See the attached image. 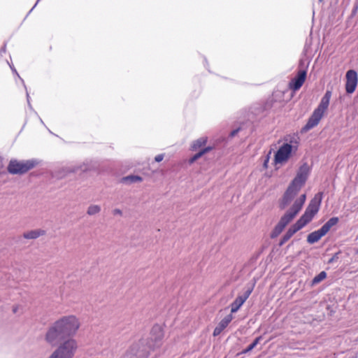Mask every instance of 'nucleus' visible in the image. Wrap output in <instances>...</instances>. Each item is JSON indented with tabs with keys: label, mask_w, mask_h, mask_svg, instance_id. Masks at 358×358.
I'll return each mask as SVG.
<instances>
[{
	"label": "nucleus",
	"mask_w": 358,
	"mask_h": 358,
	"mask_svg": "<svg viewBox=\"0 0 358 358\" xmlns=\"http://www.w3.org/2000/svg\"><path fill=\"white\" fill-rule=\"evenodd\" d=\"M80 323L74 315L64 316L55 321L45 334V341L52 346L58 345L48 358H73L78 348L73 338Z\"/></svg>",
	"instance_id": "obj_1"
},
{
	"label": "nucleus",
	"mask_w": 358,
	"mask_h": 358,
	"mask_svg": "<svg viewBox=\"0 0 358 358\" xmlns=\"http://www.w3.org/2000/svg\"><path fill=\"white\" fill-rule=\"evenodd\" d=\"M164 336V330L161 325L155 324L151 329L150 336L138 341L137 355L140 357H148L151 351L162 346Z\"/></svg>",
	"instance_id": "obj_2"
},
{
	"label": "nucleus",
	"mask_w": 358,
	"mask_h": 358,
	"mask_svg": "<svg viewBox=\"0 0 358 358\" xmlns=\"http://www.w3.org/2000/svg\"><path fill=\"white\" fill-rule=\"evenodd\" d=\"M306 198V196L305 194L301 195L299 199H296L291 208L281 217L280 221L271 233L270 237L271 238L278 237L286 226L295 217L301 210L305 203Z\"/></svg>",
	"instance_id": "obj_3"
},
{
	"label": "nucleus",
	"mask_w": 358,
	"mask_h": 358,
	"mask_svg": "<svg viewBox=\"0 0 358 358\" xmlns=\"http://www.w3.org/2000/svg\"><path fill=\"white\" fill-rule=\"evenodd\" d=\"M38 164V162L35 159L28 160L11 159L7 166V171L10 174L21 176L33 169Z\"/></svg>",
	"instance_id": "obj_4"
},
{
	"label": "nucleus",
	"mask_w": 358,
	"mask_h": 358,
	"mask_svg": "<svg viewBox=\"0 0 358 358\" xmlns=\"http://www.w3.org/2000/svg\"><path fill=\"white\" fill-rule=\"evenodd\" d=\"M310 172V169L307 162H304L299 168L296 176L289 184L301 189L305 185Z\"/></svg>",
	"instance_id": "obj_5"
},
{
	"label": "nucleus",
	"mask_w": 358,
	"mask_h": 358,
	"mask_svg": "<svg viewBox=\"0 0 358 358\" xmlns=\"http://www.w3.org/2000/svg\"><path fill=\"white\" fill-rule=\"evenodd\" d=\"M296 143V141H294L292 139L289 140V143H284L282 146L279 148L276 153L275 154V163H282L284 162H286L292 151L293 146L291 145V143Z\"/></svg>",
	"instance_id": "obj_6"
},
{
	"label": "nucleus",
	"mask_w": 358,
	"mask_h": 358,
	"mask_svg": "<svg viewBox=\"0 0 358 358\" xmlns=\"http://www.w3.org/2000/svg\"><path fill=\"white\" fill-rule=\"evenodd\" d=\"M307 68L308 66H306L303 69L299 70L295 77L292 78L289 83V89L295 92L299 90L301 87L306 78Z\"/></svg>",
	"instance_id": "obj_7"
},
{
	"label": "nucleus",
	"mask_w": 358,
	"mask_h": 358,
	"mask_svg": "<svg viewBox=\"0 0 358 358\" xmlns=\"http://www.w3.org/2000/svg\"><path fill=\"white\" fill-rule=\"evenodd\" d=\"M299 189L294 186H292L291 184L289 185L287 189L285 192L282 198L279 203V207L281 210L285 209L289 203L294 199L296 195L299 192Z\"/></svg>",
	"instance_id": "obj_8"
},
{
	"label": "nucleus",
	"mask_w": 358,
	"mask_h": 358,
	"mask_svg": "<svg viewBox=\"0 0 358 358\" xmlns=\"http://www.w3.org/2000/svg\"><path fill=\"white\" fill-rule=\"evenodd\" d=\"M345 90L348 94L353 93L357 87L358 77L355 70H349L346 73Z\"/></svg>",
	"instance_id": "obj_9"
},
{
	"label": "nucleus",
	"mask_w": 358,
	"mask_h": 358,
	"mask_svg": "<svg viewBox=\"0 0 358 358\" xmlns=\"http://www.w3.org/2000/svg\"><path fill=\"white\" fill-rule=\"evenodd\" d=\"M253 290V287H248L242 295L238 296L231 303V313H236L242 306L245 301L248 299Z\"/></svg>",
	"instance_id": "obj_10"
},
{
	"label": "nucleus",
	"mask_w": 358,
	"mask_h": 358,
	"mask_svg": "<svg viewBox=\"0 0 358 358\" xmlns=\"http://www.w3.org/2000/svg\"><path fill=\"white\" fill-rule=\"evenodd\" d=\"M323 114L319 111L314 110L313 114L308 118L306 124L301 128V132H307L318 124L322 119Z\"/></svg>",
	"instance_id": "obj_11"
},
{
	"label": "nucleus",
	"mask_w": 358,
	"mask_h": 358,
	"mask_svg": "<svg viewBox=\"0 0 358 358\" xmlns=\"http://www.w3.org/2000/svg\"><path fill=\"white\" fill-rule=\"evenodd\" d=\"M323 199V192H320L315 194L314 197L310 201L308 208L313 211H314L315 213H317L320 206L322 203V201Z\"/></svg>",
	"instance_id": "obj_12"
},
{
	"label": "nucleus",
	"mask_w": 358,
	"mask_h": 358,
	"mask_svg": "<svg viewBox=\"0 0 358 358\" xmlns=\"http://www.w3.org/2000/svg\"><path fill=\"white\" fill-rule=\"evenodd\" d=\"M331 96V92L329 90L326 91L324 95L322 96L320 104L315 109L322 114L324 115V111L328 108V106L329 105V101Z\"/></svg>",
	"instance_id": "obj_13"
},
{
	"label": "nucleus",
	"mask_w": 358,
	"mask_h": 358,
	"mask_svg": "<svg viewBox=\"0 0 358 358\" xmlns=\"http://www.w3.org/2000/svg\"><path fill=\"white\" fill-rule=\"evenodd\" d=\"M325 236V234L320 228L318 230L314 231L309 234L307 236V242L309 244H313L320 240L322 237Z\"/></svg>",
	"instance_id": "obj_14"
},
{
	"label": "nucleus",
	"mask_w": 358,
	"mask_h": 358,
	"mask_svg": "<svg viewBox=\"0 0 358 358\" xmlns=\"http://www.w3.org/2000/svg\"><path fill=\"white\" fill-rule=\"evenodd\" d=\"M45 231L43 229H35L24 232L22 236L26 239H36L37 238L45 235Z\"/></svg>",
	"instance_id": "obj_15"
},
{
	"label": "nucleus",
	"mask_w": 358,
	"mask_h": 358,
	"mask_svg": "<svg viewBox=\"0 0 358 358\" xmlns=\"http://www.w3.org/2000/svg\"><path fill=\"white\" fill-rule=\"evenodd\" d=\"M338 221L339 219L338 217H332L321 227L325 235L333 226L338 224Z\"/></svg>",
	"instance_id": "obj_16"
},
{
	"label": "nucleus",
	"mask_w": 358,
	"mask_h": 358,
	"mask_svg": "<svg viewBox=\"0 0 358 358\" xmlns=\"http://www.w3.org/2000/svg\"><path fill=\"white\" fill-rule=\"evenodd\" d=\"M208 138L207 137L203 136L195 141H194L191 145L190 149L192 151H196L198 149L201 148L202 146L205 145L207 143Z\"/></svg>",
	"instance_id": "obj_17"
},
{
	"label": "nucleus",
	"mask_w": 358,
	"mask_h": 358,
	"mask_svg": "<svg viewBox=\"0 0 358 358\" xmlns=\"http://www.w3.org/2000/svg\"><path fill=\"white\" fill-rule=\"evenodd\" d=\"M262 340V336H258L257 338H256L254 341L250 344L245 349H244L243 351H241V352L238 353L237 355H243V354H246L249 352H250L252 350H253L257 345V344Z\"/></svg>",
	"instance_id": "obj_18"
},
{
	"label": "nucleus",
	"mask_w": 358,
	"mask_h": 358,
	"mask_svg": "<svg viewBox=\"0 0 358 358\" xmlns=\"http://www.w3.org/2000/svg\"><path fill=\"white\" fill-rule=\"evenodd\" d=\"M122 180L123 182L131 184L137 182H141L143 180V178L139 176L130 175L122 178Z\"/></svg>",
	"instance_id": "obj_19"
},
{
	"label": "nucleus",
	"mask_w": 358,
	"mask_h": 358,
	"mask_svg": "<svg viewBox=\"0 0 358 358\" xmlns=\"http://www.w3.org/2000/svg\"><path fill=\"white\" fill-rule=\"evenodd\" d=\"M233 319V316L231 314H229L227 316H225L219 323L217 326L219 327V328L222 329V330H224L231 322V321Z\"/></svg>",
	"instance_id": "obj_20"
},
{
	"label": "nucleus",
	"mask_w": 358,
	"mask_h": 358,
	"mask_svg": "<svg viewBox=\"0 0 358 358\" xmlns=\"http://www.w3.org/2000/svg\"><path fill=\"white\" fill-rule=\"evenodd\" d=\"M327 278V273L325 271H321L318 275L315 276L311 281L310 286H314Z\"/></svg>",
	"instance_id": "obj_21"
},
{
	"label": "nucleus",
	"mask_w": 358,
	"mask_h": 358,
	"mask_svg": "<svg viewBox=\"0 0 358 358\" xmlns=\"http://www.w3.org/2000/svg\"><path fill=\"white\" fill-rule=\"evenodd\" d=\"M101 211V207L99 205H90L87 210V214L89 215H94Z\"/></svg>",
	"instance_id": "obj_22"
},
{
	"label": "nucleus",
	"mask_w": 358,
	"mask_h": 358,
	"mask_svg": "<svg viewBox=\"0 0 358 358\" xmlns=\"http://www.w3.org/2000/svg\"><path fill=\"white\" fill-rule=\"evenodd\" d=\"M310 222L302 215L300 218L294 223L299 229H301Z\"/></svg>",
	"instance_id": "obj_23"
},
{
	"label": "nucleus",
	"mask_w": 358,
	"mask_h": 358,
	"mask_svg": "<svg viewBox=\"0 0 358 358\" xmlns=\"http://www.w3.org/2000/svg\"><path fill=\"white\" fill-rule=\"evenodd\" d=\"M79 169L82 170L83 171H87L89 170V168L85 164H83L80 166H73L72 168H68L66 171L68 173H75L78 171Z\"/></svg>",
	"instance_id": "obj_24"
},
{
	"label": "nucleus",
	"mask_w": 358,
	"mask_h": 358,
	"mask_svg": "<svg viewBox=\"0 0 358 358\" xmlns=\"http://www.w3.org/2000/svg\"><path fill=\"white\" fill-rule=\"evenodd\" d=\"M314 211L309 209L308 207L306 208L305 212L303 213V215L309 221L311 222L313 219L314 216L316 215Z\"/></svg>",
	"instance_id": "obj_25"
},
{
	"label": "nucleus",
	"mask_w": 358,
	"mask_h": 358,
	"mask_svg": "<svg viewBox=\"0 0 358 358\" xmlns=\"http://www.w3.org/2000/svg\"><path fill=\"white\" fill-rule=\"evenodd\" d=\"M203 156V154L201 150H199L196 154L193 155L192 157L189 159V163L193 164L194 162H196L197 159H199L200 157Z\"/></svg>",
	"instance_id": "obj_26"
},
{
	"label": "nucleus",
	"mask_w": 358,
	"mask_h": 358,
	"mask_svg": "<svg viewBox=\"0 0 358 358\" xmlns=\"http://www.w3.org/2000/svg\"><path fill=\"white\" fill-rule=\"evenodd\" d=\"M341 251L339 250L338 252H336L329 260L328 264H333L335 262H336L339 259V255H341Z\"/></svg>",
	"instance_id": "obj_27"
},
{
	"label": "nucleus",
	"mask_w": 358,
	"mask_h": 358,
	"mask_svg": "<svg viewBox=\"0 0 358 358\" xmlns=\"http://www.w3.org/2000/svg\"><path fill=\"white\" fill-rule=\"evenodd\" d=\"M243 130V125L239 126L236 129L232 130L229 134V138H234L239 131Z\"/></svg>",
	"instance_id": "obj_28"
},
{
	"label": "nucleus",
	"mask_w": 358,
	"mask_h": 358,
	"mask_svg": "<svg viewBox=\"0 0 358 358\" xmlns=\"http://www.w3.org/2000/svg\"><path fill=\"white\" fill-rule=\"evenodd\" d=\"M21 83H22V85L25 89V91H26V96H27V101L28 106H29V108H31V105L30 103V96H29V92L27 90V87L25 85L24 80L23 79H21Z\"/></svg>",
	"instance_id": "obj_29"
},
{
	"label": "nucleus",
	"mask_w": 358,
	"mask_h": 358,
	"mask_svg": "<svg viewBox=\"0 0 358 358\" xmlns=\"http://www.w3.org/2000/svg\"><path fill=\"white\" fill-rule=\"evenodd\" d=\"M290 238H288L287 236H285V234L282 236V237L281 238L279 243H278V245L280 247L282 246L286 242H287Z\"/></svg>",
	"instance_id": "obj_30"
},
{
	"label": "nucleus",
	"mask_w": 358,
	"mask_h": 358,
	"mask_svg": "<svg viewBox=\"0 0 358 358\" xmlns=\"http://www.w3.org/2000/svg\"><path fill=\"white\" fill-rule=\"evenodd\" d=\"M222 331L223 330H222V329L219 328L218 326H216V327L214 329L213 334L214 336H217L222 333Z\"/></svg>",
	"instance_id": "obj_31"
},
{
	"label": "nucleus",
	"mask_w": 358,
	"mask_h": 358,
	"mask_svg": "<svg viewBox=\"0 0 358 358\" xmlns=\"http://www.w3.org/2000/svg\"><path fill=\"white\" fill-rule=\"evenodd\" d=\"M288 229L290 230L294 234L300 230L295 224H292Z\"/></svg>",
	"instance_id": "obj_32"
},
{
	"label": "nucleus",
	"mask_w": 358,
	"mask_h": 358,
	"mask_svg": "<svg viewBox=\"0 0 358 358\" xmlns=\"http://www.w3.org/2000/svg\"><path fill=\"white\" fill-rule=\"evenodd\" d=\"M213 149V148L212 146H208V147H206L204 148H202L201 150V152H202V154L203 155L204 154L211 151Z\"/></svg>",
	"instance_id": "obj_33"
},
{
	"label": "nucleus",
	"mask_w": 358,
	"mask_h": 358,
	"mask_svg": "<svg viewBox=\"0 0 358 358\" xmlns=\"http://www.w3.org/2000/svg\"><path fill=\"white\" fill-rule=\"evenodd\" d=\"M164 157V154H159V155H157L155 157V161L157 162H160L163 160Z\"/></svg>",
	"instance_id": "obj_34"
},
{
	"label": "nucleus",
	"mask_w": 358,
	"mask_h": 358,
	"mask_svg": "<svg viewBox=\"0 0 358 358\" xmlns=\"http://www.w3.org/2000/svg\"><path fill=\"white\" fill-rule=\"evenodd\" d=\"M113 215H122V212L120 209L119 208H115L113 210Z\"/></svg>",
	"instance_id": "obj_35"
},
{
	"label": "nucleus",
	"mask_w": 358,
	"mask_h": 358,
	"mask_svg": "<svg viewBox=\"0 0 358 358\" xmlns=\"http://www.w3.org/2000/svg\"><path fill=\"white\" fill-rule=\"evenodd\" d=\"M10 67L13 71V73H14L18 78L19 79L21 80V79H22L18 74L17 71H16L15 68L13 66H11L10 65Z\"/></svg>",
	"instance_id": "obj_36"
},
{
	"label": "nucleus",
	"mask_w": 358,
	"mask_h": 358,
	"mask_svg": "<svg viewBox=\"0 0 358 358\" xmlns=\"http://www.w3.org/2000/svg\"><path fill=\"white\" fill-rule=\"evenodd\" d=\"M285 235L287 236L288 238H291L294 234L290 230L288 229L285 234Z\"/></svg>",
	"instance_id": "obj_37"
},
{
	"label": "nucleus",
	"mask_w": 358,
	"mask_h": 358,
	"mask_svg": "<svg viewBox=\"0 0 358 358\" xmlns=\"http://www.w3.org/2000/svg\"><path fill=\"white\" fill-rule=\"evenodd\" d=\"M6 51V43L3 44V45L1 47L0 50V53H5Z\"/></svg>",
	"instance_id": "obj_38"
},
{
	"label": "nucleus",
	"mask_w": 358,
	"mask_h": 358,
	"mask_svg": "<svg viewBox=\"0 0 358 358\" xmlns=\"http://www.w3.org/2000/svg\"><path fill=\"white\" fill-rule=\"evenodd\" d=\"M268 161H269V156H268V155H267V156H266V159H264V166L265 168H267V164H268Z\"/></svg>",
	"instance_id": "obj_39"
},
{
	"label": "nucleus",
	"mask_w": 358,
	"mask_h": 358,
	"mask_svg": "<svg viewBox=\"0 0 358 358\" xmlns=\"http://www.w3.org/2000/svg\"><path fill=\"white\" fill-rule=\"evenodd\" d=\"M41 0H37L36 3L34 4V6L32 7V8L29 10V14L34 10V8L36 6V5L38 4V3Z\"/></svg>",
	"instance_id": "obj_40"
},
{
	"label": "nucleus",
	"mask_w": 358,
	"mask_h": 358,
	"mask_svg": "<svg viewBox=\"0 0 358 358\" xmlns=\"http://www.w3.org/2000/svg\"><path fill=\"white\" fill-rule=\"evenodd\" d=\"M303 66H304V62L302 59L300 60L299 62V67L300 68H303Z\"/></svg>",
	"instance_id": "obj_41"
},
{
	"label": "nucleus",
	"mask_w": 358,
	"mask_h": 358,
	"mask_svg": "<svg viewBox=\"0 0 358 358\" xmlns=\"http://www.w3.org/2000/svg\"><path fill=\"white\" fill-rule=\"evenodd\" d=\"M17 308H17V306H14V307L13 308V312L14 313H17Z\"/></svg>",
	"instance_id": "obj_42"
},
{
	"label": "nucleus",
	"mask_w": 358,
	"mask_h": 358,
	"mask_svg": "<svg viewBox=\"0 0 358 358\" xmlns=\"http://www.w3.org/2000/svg\"><path fill=\"white\" fill-rule=\"evenodd\" d=\"M357 8H358V6H356L353 8L352 13H356V11H357Z\"/></svg>",
	"instance_id": "obj_43"
},
{
	"label": "nucleus",
	"mask_w": 358,
	"mask_h": 358,
	"mask_svg": "<svg viewBox=\"0 0 358 358\" xmlns=\"http://www.w3.org/2000/svg\"><path fill=\"white\" fill-rule=\"evenodd\" d=\"M356 254H358V250L356 251Z\"/></svg>",
	"instance_id": "obj_44"
},
{
	"label": "nucleus",
	"mask_w": 358,
	"mask_h": 358,
	"mask_svg": "<svg viewBox=\"0 0 358 358\" xmlns=\"http://www.w3.org/2000/svg\"><path fill=\"white\" fill-rule=\"evenodd\" d=\"M323 0H319L320 2H322Z\"/></svg>",
	"instance_id": "obj_45"
}]
</instances>
